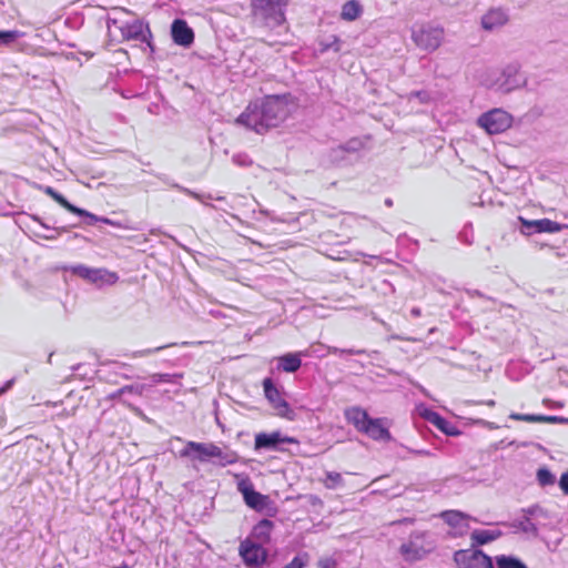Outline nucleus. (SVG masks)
Returning a JSON list of instances; mask_svg holds the SVG:
<instances>
[{
	"label": "nucleus",
	"instance_id": "40",
	"mask_svg": "<svg viewBox=\"0 0 568 568\" xmlns=\"http://www.w3.org/2000/svg\"><path fill=\"white\" fill-rule=\"evenodd\" d=\"M510 419L528 422V423H539V415L537 414H520V413H511L509 415Z\"/></svg>",
	"mask_w": 568,
	"mask_h": 568
},
{
	"label": "nucleus",
	"instance_id": "56",
	"mask_svg": "<svg viewBox=\"0 0 568 568\" xmlns=\"http://www.w3.org/2000/svg\"><path fill=\"white\" fill-rule=\"evenodd\" d=\"M346 153H338V160L337 161H334L335 163H338V162H342L346 159L345 156Z\"/></svg>",
	"mask_w": 568,
	"mask_h": 568
},
{
	"label": "nucleus",
	"instance_id": "13",
	"mask_svg": "<svg viewBox=\"0 0 568 568\" xmlns=\"http://www.w3.org/2000/svg\"><path fill=\"white\" fill-rule=\"evenodd\" d=\"M237 489L242 493L247 506L253 509H263L266 504L267 497L256 491L252 481L245 477L237 483Z\"/></svg>",
	"mask_w": 568,
	"mask_h": 568
},
{
	"label": "nucleus",
	"instance_id": "23",
	"mask_svg": "<svg viewBox=\"0 0 568 568\" xmlns=\"http://www.w3.org/2000/svg\"><path fill=\"white\" fill-rule=\"evenodd\" d=\"M364 148V142L361 139L353 138L336 148H333L329 152L331 161L338 160V153H357Z\"/></svg>",
	"mask_w": 568,
	"mask_h": 568
},
{
	"label": "nucleus",
	"instance_id": "3",
	"mask_svg": "<svg viewBox=\"0 0 568 568\" xmlns=\"http://www.w3.org/2000/svg\"><path fill=\"white\" fill-rule=\"evenodd\" d=\"M113 28L118 29L122 41H140L145 42L151 50L152 47V33L149 23L141 19H133L125 21L120 17L110 16L106 19V29L110 36L113 34Z\"/></svg>",
	"mask_w": 568,
	"mask_h": 568
},
{
	"label": "nucleus",
	"instance_id": "11",
	"mask_svg": "<svg viewBox=\"0 0 568 568\" xmlns=\"http://www.w3.org/2000/svg\"><path fill=\"white\" fill-rule=\"evenodd\" d=\"M282 444H298V440L294 437L283 435L280 430L272 433H258L255 435L254 449L284 452Z\"/></svg>",
	"mask_w": 568,
	"mask_h": 568
},
{
	"label": "nucleus",
	"instance_id": "8",
	"mask_svg": "<svg viewBox=\"0 0 568 568\" xmlns=\"http://www.w3.org/2000/svg\"><path fill=\"white\" fill-rule=\"evenodd\" d=\"M526 82V77L520 72V64L511 62L504 67L494 83V88L503 93H508L524 87Z\"/></svg>",
	"mask_w": 568,
	"mask_h": 568
},
{
	"label": "nucleus",
	"instance_id": "16",
	"mask_svg": "<svg viewBox=\"0 0 568 568\" xmlns=\"http://www.w3.org/2000/svg\"><path fill=\"white\" fill-rule=\"evenodd\" d=\"M524 232L526 234L534 233H556L561 230V225L558 222L551 221L549 219H540V220H525L519 217Z\"/></svg>",
	"mask_w": 568,
	"mask_h": 568
},
{
	"label": "nucleus",
	"instance_id": "32",
	"mask_svg": "<svg viewBox=\"0 0 568 568\" xmlns=\"http://www.w3.org/2000/svg\"><path fill=\"white\" fill-rule=\"evenodd\" d=\"M536 477L541 487L551 486L556 483L555 475L547 467L539 468Z\"/></svg>",
	"mask_w": 568,
	"mask_h": 568
},
{
	"label": "nucleus",
	"instance_id": "44",
	"mask_svg": "<svg viewBox=\"0 0 568 568\" xmlns=\"http://www.w3.org/2000/svg\"><path fill=\"white\" fill-rule=\"evenodd\" d=\"M79 212L80 213H75V214L79 215V216H85V217L89 219L88 224H93L95 222H100V219H101L100 216H97V215H94V214H92V213H90V212H88V211H85L83 209H80V207H79Z\"/></svg>",
	"mask_w": 568,
	"mask_h": 568
},
{
	"label": "nucleus",
	"instance_id": "51",
	"mask_svg": "<svg viewBox=\"0 0 568 568\" xmlns=\"http://www.w3.org/2000/svg\"><path fill=\"white\" fill-rule=\"evenodd\" d=\"M410 314H412L414 317H418V316H420L422 311H420V308H418V307H413V308L410 310Z\"/></svg>",
	"mask_w": 568,
	"mask_h": 568
},
{
	"label": "nucleus",
	"instance_id": "28",
	"mask_svg": "<svg viewBox=\"0 0 568 568\" xmlns=\"http://www.w3.org/2000/svg\"><path fill=\"white\" fill-rule=\"evenodd\" d=\"M362 7L356 0H349L344 3L342 8V18L347 21H353L359 17Z\"/></svg>",
	"mask_w": 568,
	"mask_h": 568
},
{
	"label": "nucleus",
	"instance_id": "19",
	"mask_svg": "<svg viewBox=\"0 0 568 568\" xmlns=\"http://www.w3.org/2000/svg\"><path fill=\"white\" fill-rule=\"evenodd\" d=\"M362 433H365L374 440L388 442L392 438L389 430L383 425L381 418H369Z\"/></svg>",
	"mask_w": 568,
	"mask_h": 568
},
{
	"label": "nucleus",
	"instance_id": "26",
	"mask_svg": "<svg viewBox=\"0 0 568 568\" xmlns=\"http://www.w3.org/2000/svg\"><path fill=\"white\" fill-rule=\"evenodd\" d=\"M509 528L514 530V532L521 531L524 534L530 535L532 537L538 536V528L536 524H534L529 517L524 516L521 519L513 520L509 524H505Z\"/></svg>",
	"mask_w": 568,
	"mask_h": 568
},
{
	"label": "nucleus",
	"instance_id": "18",
	"mask_svg": "<svg viewBox=\"0 0 568 568\" xmlns=\"http://www.w3.org/2000/svg\"><path fill=\"white\" fill-rule=\"evenodd\" d=\"M420 415L430 424H433L435 427H437L440 432L448 436H458L460 434V430L450 422H448L446 418H444L442 415H439L437 412L424 408L420 412Z\"/></svg>",
	"mask_w": 568,
	"mask_h": 568
},
{
	"label": "nucleus",
	"instance_id": "20",
	"mask_svg": "<svg viewBox=\"0 0 568 568\" xmlns=\"http://www.w3.org/2000/svg\"><path fill=\"white\" fill-rule=\"evenodd\" d=\"M274 524L270 519L260 520L252 530V538L255 539L258 544H267L271 540V532L273 530Z\"/></svg>",
	"mask_w": 568,
	"mask_h": 568
},
{
	"label": "nucleus",
	"instance_id": "48",
	"mask_svg": "<svg viewBox=\"0 0 568 568\" xmlns=\"http://www.w3.org/2000/svg\"><path fill=\"white\" fill-rule=\"evenodd\" d=\"M331 48H333V49H334V51H338V50H339V40H338V38L334 37V41H333V43H331V44H325V45L323 47V51H327V50H329Z\"/></svg>",
	"mask_w": 568,
	"mask_h": 568
},
{
	"label": "nucleus",
	"instance_id": "54",
	"mask_svg": "<svg viewBox=\"0 0 568 568\" xmlns=\"http://www.w3.org/2000/svg\"><path fill=\"white\" fill-rule=\"evenodd\" d=\"M481 404L494 407L496 405V402L494 399H488V400L481 402Z\"/></svg>",
	"mask_w": 568,
	"mask_h": 568
},
{
	"label": "nucleus",
	"instance_id": "27",
	"mask_svg": "<svg viewBox=\"0 0 568 568\" xmlns=\"http://www.w3.org/2000/svg\"><path fill=\"white\" fill-rule=\"evenodd\" d=\"M495 568H528L527 565L516 556L498 555L495 557Z\"/></svg>",
	"mask_w": 568,
	"mask_h": 568
},
{
	"label": "nucleus",
	"instance_id": "12",
	"mask_svg": "<svg viewBox=\"0 0 568 568\" xmlns=\"http://www.w3.org/2000/svg\"><path fill=\"white\" fill-rule=\"evenodd\" d=\"M240 555L244 564L250 568L260 567L267 558L265 548L251 539H246L240 545Z\"/></svg>",
	"mask_w": 568,
	"mask_h": 568
},
{
	"label": "nucleus",
	"instance_id": "60",
	"mask_svg": "<svg viewBox=\"0 0 568 568\" xmlns=\"http://www.w3.org/2000/svg\"><path fill=\"white\" fill-rule=\"evenodd\" d=\"M419 454H422V455H428L429 453H428V452H425V450H422V452H419Z\"/></svg>",
	"mask_w": 568,
	"mask_h": 568
},
{
	"label": "nucleus",
	"instance_id": "9",
	"mask_svg": "<svg viewBox=\"0 0 568 568\" xmlns=\"http://www.w3.org/2000/svg\"><path fill=\"white\" fill-rule=\"evenodd\" d=\"M64 270H68L72 274L78 275L79 277L98 286H102L104 284L112 285L119 280L118 274L114 272H110L105 268H93L82 264L68 266L64 267Z\"/></svg>",
	"mask_w": 568,
	"mask_h": 568
},
{
	"label": "nucleus",
	"instance_id": "21",
	"mask_svg": "<svg viewBox=\"0 0 568 568\" xmlns=\"http://www.w3.org/2000/svg\"><path fill=\"white\" fill-rule=\"evenodd\" d=\"M302 366V359L298 353H287L277 358V369L285 373H295Z\"/></svg>",
	"mask_w": 568,
	"mask_h": 568
},
{
	"label": "nucleus",
	"instance_id": "47",
	"mask_svg": "<svg viewBox=\"0 0 568 568\" xmlns=\"http://www.w3.org/2000/svg\"><path fill=\"white\" fill-rule=\"evenodd\" d=\"M540 509L538 505L530 506L528 508H523L521 511L525 514V516H534L537 514V511Z\"/></svg>",
	"mask_w": 568,
	"mask_h": 568
},
{
	"label": "nucleus",
	"instance_id": "14",
	"mask_svg": "<svg viewBox=\"0 0 568 568\" xmlns=\"http://www.w3.org/2000/svg\"><path fill=\"white\" fill-rule=\"evenodd\" d=\"M263 389L272 407L276 409L281 416H285L290 412L288 403L282 397L280 389L275 386L272 378L267 377L263 381Z\"/></svg>",
	"mask_w": 568,
	"mask_h": 568
},
{
	"label": "nucleus",
	"instance_id": "7",
	"mask_svg": "<svg viewBox=\"0 0 568 568\" xmlns=\"http://www.w3.org/2000/svg\"><path fill=\"white\" fill-rule=\"evenodd\" d=\"M513 115L503 109H493L478 118V124L489 134H500L513 124Z\"/></svg>",
	"mask_w": 568,
	"mask_h": 568
},
{
	"label": "nucleus",
	"instance_id": "25",
	"mask_svg": "<svg viewBox=\"0 0 568 568\" xmlns=\"http://www.w3.org/2000/svg\"><path fill=\"white\" fill-rule=\"evenodd\" d=\"M501 536L503 532L499 529H477L471 532L470 538L473 540V546H480L494 541Z\"/></svg>",
	"mask_w": 568,
	"mask_h": 568
},
{
	"label": "nucleus",
	"instance_id": "2",
	"mask_svg": "<svg viewBox=\"0 0 568 568\" xmlns=\"http://www.w3.org/2000/svg\"><path fill=\"white\" fill-rule=\"evenodd\" d=\"M180 457L190 458L201 463L215 459L214 464L225 467L237 462V454L232 450H223L213 443L187 442L180 450Z\"/></svg>",
	"mask_w": 568,
	"mask_h": 568
},
{
	"label": "nucleus",
	"instance_id": "46",
	"mask_svg": "<svg viewBox=\"0 0 568 568\" xmlns=\"http://www.w3.org/2000/svg\"><path fill=\"white\" fill-rule=\"evenodd\" d=\"M233 162L239 165H247L251 163V161L247 160L246 155L243 154H236L233 156Z\"/></svg>",
	"mask_w": 568,
	"mask_h": 568
},
{
	"label": "nucleus",
	"instance_id": "38",
	"mask_svg": "<svg viewBox=\"0 0 568 568\" xmlns=\"http://www.w3.org/2000/svg\"><path fill=\"white\" fill-rule=\"evenodd\" d=\"M145 390L144 384H133V385H126L118 389V394H133L136 396H142Z\"/></svg>",
	"mask_w": 568,
	"mask_h": 568
},
{
	"label": "nucleus",
	"instance_id": "63",
	"mask_svg": "<svg viewBox=\"0 0 568 568\" xmlns=\"http://www.w3.org/2000/svg\"><path fill=\"white\" fill-rule=\"evenodd\" d=\"M556 407H562V404L556 403Z\"/></svg>",
	"mask_w": 568,
	"mask_h": 568
},
{
	"label": "nucleus",
	"instance_id": "62",
	"mask_svg": "<svg viewBox=\"0 0 568 568\" xmlns=\"http://www.w3.org/2000/svg\"><path fill=\"white\" fill-rule=\"evenodd\" d=\"M261 213L267 215V211L262 210Z\"/></svg>",
	"mask_w": 568,
	"mask_h": 568
},
{
	"label": "nucleus",
	"instance_id": "57",
	"mask_svg": "<svg viewBox=\"0 0 568 568\" xmlns=\"http://www.w3.org/2000/svg\"><path fill=\"white\" fill-rule=\"evenodd\" d=\"M385 204H386L387 206H392L393 202H392V200H390V199H387V200L385 201Z\"/></svg>",
	"mask_w": 568,
	"mask_h": 568
},
{
	"label": "nucleus",
	"instance_id": "41",
	"mask_svg": "<svg viewBox=\"0 0 568 568\" xmlns=\"http://www.w3.org/2000/svg\"><path fill=\"white\" fill-rule=\"evenodd\" d=\"M413 99H418L420 101V103L426 104V103L430 102V94H429V92H427L425 90L413 91L407 94V100L412 101Z\"/></svg>",
	"mask_w": 568,
	"mask_h": 568
},
{
	"label": "nucleus",
	"instance_id": "24",
	"mask_svg": "<svg viewBox=\"0 0 568 568\" xmlns=\"http://www.w3.org/2000/svg\"><path fill=\"white\" fill-rule=\"evenodd\" d=\"M345 416L347 420L355 426L359 432L364 430V427L369 420V416L366 410L359 407H352L346 410Z\"/></svg>",
	"mask_w": 568,
	"mask_h": 568
},
{
	"label": "nucleus",
	"instance_id": "10",
	"mask_svg": "<svg viewBox=\"0 0 568 568\" xmlns=\"http://www.w3.org/2000/svg\"><path fill=\"white\" fill-rule=\"evenodd\" d=\"M454 561L459 568H495L493 558L475 548L455 551Z\"/></svg>",
	"mask_w": 568,
	"mask_h": 568
},
{
	"label": "nucleus",
	"instance_id": "52",
	"mask_svg": "<svg viewBox=\"0 0 568 568\" xmlns=\"http://www.w3.org/2000/svg\"><path fill=\"white\" fill-rule=\"evenodd\" d=\"M121 396H123V394H118V390H115L108 395V399H115V398H120Z\"/></svg>",
	"mask_w": 568,
	"mask_h": 568
},
{
	"label": "nucleus",
	"instance_id": "36",
	"mask_svg": "<svg viewBox=\"0 0 568 568\" xmlns=\"http://www.w3.org/2000/svg\"><path fill=\"white\" fill-rule=\"evenodd\" d=\"M327 352H328V354H333V355H337V356H343L345 354H348V355L367 354V355H369V353L366 349L339 348V347H335V346H328Z\"/></svg>",
	"mask_w": 568,
	"mask_h": 568
},
{
	"label": "nucleus",
	"instance_id": "29",
	"mask_svg": "<svg viewBox=\"0 0 568 568\" xmlns=\"http://www.w3.org/2000/svg\"><path fill=\"white\" fill-rule=\"evenodd\" d=\"M44 193L51 196L57 203L63 206L71 213H80L79 207L70 203L62 194L57 192L52 186H45L43 189Z\"/></svg>",
	"mask_w": 568,
	"mask_h": 568
},
{
	"label": "nucleus",
	"instance_id": "55",
	"mask_svg": "<svg viewBox=\"0 0 568 568\" xmlns=\"http://www.w3.org/2000/svg\"><path fill=\"white\" fill-rule=\"evenodd\" d=\"M83 367V364L79 363L71 367L72 372H78Z\"/></svg>",
	"mask_w": 568,
	"mask_h": 568
},
{
	"label": "nucleus",
	"instance_id": "5",
	"mask_svg": "<svg viewBox=\"0 0 568 568\" xmlns=\"http://www.w3.org/2000/svg\"><path fill=\"white\" fill-rule=\"evenodd\" d=\"M427 531H413L409 538L399 547V554L406 561H418L435 548L434 541L427 540Z\"/></svg>",
	"mask_w": 568,
	"mask_h": 568
},
{
	"label": "nucleus",
	"instance_id": "6",
	"mask_svg": "<svg viewBox=\"0 0 568 568\" xmlns=\"http://www.w3.org/2000/svg\"><path fill=\"white\" fill-rule=\"evenodd\" d=\"M412 40L419 49L434 52L444 40V29L429 23L415 26L412 28Z\"/></svg>",
	"mask_w": 568,
	"mask_h": 568
},
{
	"label": "nucleus",
	"instance_id": "17",
	"mask_svg": "<svg viewBox=\"0 0 568 568\" xmlns=\"http://www.w3.org/2000/svg\"><path fill=\"white\" fill-rule=\"evenodd\" d=\"M171 36L174 43L182 47H190L194 42V32L185 20L175 19L171 26Z\"/></svg>",
	"mask_w": 568,
	"mask_h": 568
},
{
	"label": "nucleus",
	"instance_id": "59",
	"mask_svg": "<svg viewBox=\"0 0 568 568\" xmlns=\"http://www.w3.org/2000/svg\"><path fill=\"white\" fill-rule=\"evenodd\" d=\"M215 200H216V201H224V200H225V197H224V196H217V197H215Z\"/></svg>",
	"mask_w": 568,
	"mask_h": 568
},
{
	"label": "nucleus",
	"instance_id": "61",
	"mask_svg": "<svg viewBox=\"0 0 568 568\" xmlns=\"http://www.w3.org/2000/svg\"><path fill=\"white\" fill-rule=\"evenodd\" d=\"M180 345L186 346V345H189V342H182Z\"/></svg>",
	"mask_w": 568,
	"mask_h": 568
},
{
	"label": "nucleus",
	"instance_id": "50",
	"mask_svg": "<svg viewBox=\"0 0 568 568\" xmlns=\"http://www.w3.org/2000/svg\"><path fill=\"white\" fill-rule=\"evenodd\" d=\"M12 384H13V379L6 382V384L2 387H0V395L6 393L12 386Z\"/></svg>",
	"mask_w": 568,
	"mask_h": 568
},
{
	"label": "nucleus",
	"instance_id": "34",
	"mask_svg": "<svg viewBox=\"0 0 568 568\" xmlns=\"http://www.w3.org/2000/svg\"><path fill=\"white\" fill-rule=\"evenodd\" d=\"M32 219L38 222L43 229L50 231L49 234L40 235L44 240H55L58 236L67 231V227H53L51 229L49 225L43 223L38 216L33 215Z\"/></svg>",
	"mask_w": 568,
	"mask_h": 568
},
{
	"label": "nucleus",
	"instance_id": "4",
	"mask_svg": "<svg viewBox=\"0 0 568 568\" xmlns=\"http://www.w3.org/2000/svg\"><path fill=\"white\" fill-rule=\"evenodd\" d=\"M288 0H252V11L266 27L276 28L285 22Z\"/></svg>",
	"mask_w": 568,
	"mask_h": 568
},
{
	"label": "nucleus",
	"instance_id": "33",
	"mask_svg": "<svg viewBox=\"0 0 568 568\" xmlns=\"http://www.w3.org/2000/svg\"><path fill=\"white\" fill-rule=\"evenodd\" d=\"M323 484L327 489H336L343 485V477L337 471H327Z\"/></svg>",
	"mask_w": 568,
	"mask_h": 568
},
{
	"label": "nucleus",
	"instance_id": "53",
	"mask_svg": "<svg viewBox=\"0 0 568 568\" xmlns=\"http://www.w3.org/2000/svg\"><path fill=\"white\" fill-rule=\"evenodd\" d=\"M470 296H478V297H484V294L477 290L475 291H471L468 293Z\"/></svg>",
	"mask_w": 568,
	"mask_h": 568
},
{
	"label": "nucleus",
	"instance_id": "37",
	"mask_svg": "<svg viewBox=\"0 0 568 568\" xmlns=\"http://www.w3.org/2000/svg\"><path fill=\"white\" fill-rule=\"evenodd\" d=\"M181 377H182V374L155 373V374L151 375V382L153 384L175 383V381Z\"/></svg>",
	"mask_w": 568,
	"mask_h": 568
},
{
	"label": "nucleus",
	"instance_id": "45",
	"mask_svg": "<svg viewBox=\"0 0 568 568\" xmlns=\"http://www.w3.org/2000/svg\"><path fill=\"white\" fill-rule=\"evenodd\" d=\"M559 487L561 491L568 496V470L561 474L559 479Z\"/></svg>",
	"mask_w": 568,
	"mask_h": 568
},
{
	"label": "nucleus",
	"instance_id": "1",
	"mask_svg": "<svg viewBox=\"0 0 568 568\" xmlns=\"http://www.w3.org/2000/svg\"><path fill=\"white\" fill-rule=\"evenodd\" d=\"M290 114V95H266L250 102L244 112L237 116L236 123L257 134H264L271 129L280 126Z\"/></svg>",
	"mask_w": 568,
	"mask_h": 568
},
{
	"label": "nucleus",
	"instance_id": "43",
	"mask_svg": "<svg viewBox=\"0 0 568 568\" xmlns=\"http://www.w3.org/2000/svg\"><path fill=\"white\" fill-rule=\"evenodd\" d=\"M305 564L306 561L302 556H295L292 561L285 565L283 568H303Z\"/></svg>",
	"mask_w": 568,
	"mask_h": 568
},
{
	"label": "nucleus",
	"instance_id": "22",
	"mask_svg": "<svg viewBox=\"0 0 568 568\" xmlns=\"http://www.w3.org/2000/svg\"><path fill=\"white\" fill-rule=\"evenodd\" d=\"M440 518L453 528L467 529V520L470 517L459 510H445L440 514Z\"/></svg>",
	"mask_w": 568,
	"mask_h": 568
},
{
	"label": "nucleus",
	"instance_id": "42",
	"mask_svg": "<svg viewBox=\"0 0 568 568\" xmlns=\"http://www.w3.org/2000/svg\"><path fill=\"white\" fill-rule=\"evenodd\" d=\"M539 423L565 424L568 423V418L560 416L539 415Z\"/></svg>",
	"mask_w": 568,
	"mask_h": 568
},
{
	"label": "nucleus",
	"instance_id": "31",
	"mask_svg": "<svg viewBox=\"0 0 568 568\" xmlns=\"http://www.w3.org/2000/svg\"><path fill=\"white\" fill-rule=\"evenodd\" d=\"M22 36L19 30H0V47H9Z\"/></svg>",
	"mask_w": 568,
	"mask_h": 568
},
{
	"label": "nucleus",
	"instance_id": "49",
	"mask_svg": "<svg viewBox=\"0 0 568 568\" xmlns=\"http://www.w3.org/2000/svg\"><path fill=\"white\" fill-rule=\"evenodd\" d=\"M100 222H102L104 224H108V225H111V226L122 227V224L120 222L113 221V220L108 219V217L100 219Z\"/></svg>",
	"mask_w": 568,
	"mask_h": 568
},
{
	"label": "nucleus",
	"instance_id": "39",
	"mask_svg": "<svg viewBox=\"0 0 568 568\" xmlns=\"http://www.w3.org/2000/svg\"><path fill=\"white\" fill-rule=\"evenodd\" d=\"M176 345H178L176 343H170V344L156 346L154 348H145V349H141V351H135V352L132 353V357L149 356V355L158 353V352H160V351H162L164 348L176 346Z\"/></svg>",
	"mask_w": 568,
	"mask_h": 568
},
{
	"label": "nucleus",
	"instance_id": "30",
	"mask_svg": "<svg viewBox=\"0 0 568 568\" xmlns=\"http://www.w3.org/2000/svg\"><path fill=\"white\" fill-rule=\"evenodd\" d=\"M103 365L110 366V373H113L114 375H119L125 379L131 378V375L129 374V372L131 371V366L129 364L120 362H106L103 363Z\"/></svg>",
	"mask_w": 568,
	"mask_h": 568
},
{
	"label": "nucleus",
	"instance_id": "58",
	"mask_svg": "<svg viewBox=\"0 0 568 568\" xmlns=\"http://www.w3.org/2000/svg\"><path fill=\"white\" fill-rule=\"evenodd\" d=\"M119 13H129V11H128V10H125V9H120V10H119Z\"/></svg>",
	"mask_w": 568,
	"mask_h": 568
},
{
	"label": "nucleus",
	"instance_id": "35",
	"mask_svg": "<svg viewBox=\"0 0 568 568\" xmlns=\"http://www.w3.org/2000/svg\"><path fill=\"white\" fill-rule=\"evenodd\" d=\"M174 187H176L178 190H180L184 194L190 195V196L196 199L201 203H203V204H205V205H207L210 207H213L212 204L205 202V200H213L214 199L211 194H206V195L200 194V193H196V192H194V191H192V190H190L187 187L181 186L179 184H174Z\"/></svg>",
	"mask_w": 568,
	"mask_h": 568
},
{
	"label": "nucleus",
	"instance_id": "15",
	"mask_svg": "<svg viewBox=\"0 0 568 568\" xmlns=\"http://www.w3.org/2000/svg\"><path fill=\"white\" fill-rule=\"evenodd\" d=\"M509 21V13L504 8H491L481 17V27L487 31L497 30Z\"/></svg>",
	"mask_w": 568,
	"mask_h": 568
}]
</instances>
